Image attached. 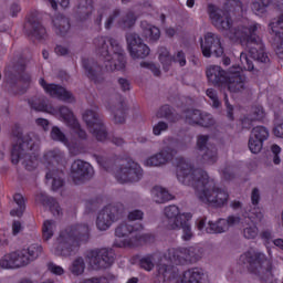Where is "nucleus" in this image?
I'll return each mask as SVG.
<instances>
[{
    "mask_svg": "<svg viewBox=\"0 0 283 283\" xmlns=\"http://www.w3.org/2000/svg\"><path fill=\"white\" fill-rule=\"evenodd\" d=\"M200 114L198 109H186L181 116L188 125H199Z\"/></svg>",
    "mask_w": 283,
    "mask_h": 283,
    "instance_id": "obj_38",
    "label": "nucleus"
},
{
    "mask_svg": "<svg viewBox=\"0 0 283 283\" xmlns=\"http://www.w3.org/2000/svg\"><path fill=\"white\" fill-rule=\"evenodd\" d=\"M266 113H264V108L262 106H255L252 108L251 114L242 119L243 127H251V123H255L258 120H264Z\"/></svg>",
    "mask_w": 283,
    "mask_h": 283,
    "instance_id": "obj_29",
    "label": "nucleus"
},
{
    "mask_svg": "<svg viewBox=\"0 0 283 283\" xmlns=\"http://www.w3.org/2000/svg\"><path fill=\"white\" fill-rule=\"evenodd\" d=\"M40 85L50 96L54 98H61V101H67L69 103L74 102V96L70 91L65 90L63 86L56 84H48L44 78H40Z\"/></svg>",
    "mask_w": 283,
    "mask_h": 283,
    "instance_id": "obj_18",
    "label": "nucleus"
},
{
    "mask_svg": "<svg viewBox=\"0 0 283 283\" xmlns=\"http://www.w3.org/2000/svg\"><path fill=\"white\" fill-rule=\"evenodd\" d=\"M177 180L187 187H193L196 197L203 205L211 207H224L229 202V191L221 188L209 172L202 169H193L191 164L180 159L177 164Z\"/></svg>",
    "mask_w": 283,
    "mask_h": 283,
    "instance_id": "obj_2",
    "label": "nucleus"
},
{
    "mask_svg": "<svg viewBox=\"0 0 283 283\" xmlns=\"http://www.w3.org/2000/svg\"><path fill=\"white\" fill-rule=\"evenodd\" d=\"M151 196L155 202L158 205H163V202H169L171 200V193L169 191L160 186H155L151 189Z\"/></svg>",
    "mask_w": 283,
    "mask_h": 283,
    "instance_id": "obj_32",
    "label": "nucleus"
},
{
    "mask_svg": "<svg viewBox=\"0 0 283 283\" xmlns=\"http://www.w3.org/2000/svg\"><path fill=\"white\" fill-rule=\"evenodd\" d=\"M207 96L212 101V106L220 107V99L218 98V92L213 88H208L206 91Z\"/></svg>",
    "mask_w": 283,
    "mask_h": 283,
    "instance_id": "obj_62",
    "label": "nucleus"
},
{
    "mask_svg": "<svg viewBox=\"0 0 283 283\" xmlns=\"http://www.w3.org/2000/svg\"><path fill=\"white\" fill-rule=\"evenodd\" d=\"M83 67L88 78H92L95 83L101 81V76H103V67H101L97 62H94L93 60H84Z\"/></svg>",
    "mask_w": 283,
    "mask_h": 283,
    "instance_id": "obj_25",
    "label": "nucleus"
},
{
    "mask_svg": "<svg viewBox=\"0 0 283 283\" xmlns=\"http://www.w3.org/2000/svg\"><path fill=\"white\" fill-rule=\"evenodd\" d=\"M53 32L57 34V36H66L70 33L72 24L70 23V19L61 13L55 14L52 18Z\"/></svg>",
    "mask_w": 283,
    "mask_h": 283,
    "instance_id": "obj_20",
    "label": "nucleus"
},
{
    "mask_svg": "<svg viewBox=\"0 0 283 283\" xmlns=\"http://www.w3.org/2000/svg\"><path fill=\"white\" fill-rule=\"evenodd\" d=\"M226 231H229L227 219H219L216 223L210 221L206 228V233H226Z\"/></svg>",
    "mask_w": 283,
    "mask_h": 283,
    "instance_id": "obj_34",
    "label": "nucleus"
},
{
    "mask_svg": "<svg viewBox=\"0 0 283 283\" xmlns=\"http://www.w3.org/2000/svg\"><path fill=\"white\" fill-rule=\"evenodd\" d=\"M44 158L49 163H63V160H65V153L61 151V149L59 148H55L53 150H49L44 155Z\"/></svg>",
    "mask_w": 283,
    "mask_h": 283,
    "instance_id": "obj_41",
    "label": "nucleus"
},
{
    "mask_svg": "<svg viewBox=\"0 0 283 283\" xmlns=\"http://www.w3.org/2000/svg\"><path fill=\"white\" fill-rule=\"evenodd\" d=\"M243 235L248 240H254V238H258V227L255 224L245 227L243 229Z\"/></svg>",
    "mask_w": 283,
    "mask_h": 283,
    "instance_id": "obj_59",
    "label": "nucleus"
},
{
    "mask_svg": "<svg viewBox=\"0 0 283 283\" xmlns=\"http://www.w3.org/2000/svg\"><path fill=\"white\" fill-rule=\"evenodd\" d=\"M63 176L64 174L62 172V170H59V169H53L46 172V179L53 180L52 181L53 189H61V187H63Z\"/></svg>",
    "mask_w": 283,
    "mask_h": 283,
    "instance_id": "obj_35",
    "label": "nucleus"
},
{
    "mask_svg": "<svg viewBox=\"0 0 283 283\" xmlns=\"http://www.w3.org/2000/svg\"><path fill=\"white\" fill-rule=\"evenodd\" d=\"M160 258H163L160 253L145 255L139 261L140 268L144 269V271H154V266H156V264L158 265Z\"/></svg>",
    "mask_w": 283,
    "mask_h": 283,
    "instance_id": "obj_31",
    "label": "nucleus"
},
{
    "mask_svg": "<svg viewBox=\"0 0 283 283\" xmlns=\"http://www.w3.org/2000/svg\"><path fill=\"white\" fill-rule=\"evenodd\" d=\"M94 12V0H85L80 4V14L91 17Z\"/></svg>",
    "mask_w": 283,
    "mask_h": 283,
    "instance_id": "obj_52",
    "label": "nucleus"
},
{
    "mask_svg": "<svg viewBox=\"0 0 283 283\" xmlns=\"http://www.w3.org/2000/svg\"><path fill=\"white\" fill-rule=\"evenodd\" d=\"M224 85L230 94H244V92L249 90L247 76L240 72L231 71V74L227 77Z\"/></svg>",
    "mask_w": 283,
    "mask_h": 283,
    "instance_id": "obj_15",
    "label": "nucleus"
},
{
    "mask_svg": "<svg viewBox=\"0 0 283 283\" xmlns=\"http://www.w3.org/2000/svg\"><path fill=\"white\" fill-rule=\"evenodd\" d=\"M272 1L273 0H252V11L258 15L264 14V12H266V8L271 6Z\"/></svg>",
    "mask_w": 283,
    "mask_h": 283,
    "instance_id": "obj_42",
    "label": "nucleus"
},
{
    "mask_svg": "<svg viewBox=\"0 0 283 283\" xmlns=\"http://www.w3.org/2000/svg\"><path fill=\"white\" fill-rule=\"evenodd\" d=\"M0 269L10 271L12 269H17L15 264H14V255L13 252L4 254L1 259H0Z\"/></svg>",
    "mask_w": 283,
    "mask_h": 283,
    "instance_id": "obj_47",
    "label": "nucleus"
},
{
    "mask_svg": "<svg viewBox=\"0 0 283 283\" xmlns=\"http://www.w3.org/2000/svg\"><path fill=\"white\" fill-rule=\"evenodd\" d=\"M36 144L30 134L22 135L11 150L12 165H19L22 160L28 171H34L39 167V155L34 153Z\"/></svg>",
    "mask_w": 283,
    "mask_h": 283,
    "instance_id": "obj_6",
    "label": "nucleus"
},
{
    "mask_svg": "<svg viewBox=\"0 0 283 283\" xmlns=\"http://www.w3.org/2000/svg\"><path fill=\"white\" fill-rule=\"evenodd\" d=\"M94 176V168L90 163L81 159L75 160L71 166V178L75 185H81Z\"/></svg>",
    "mask_w": 283,
    "mask_h": 283,
    "instance_id": "obj_13",
    "label": "nucleus"
},
{
    "mask_svg": "<svg viewBox=\"0 0 283 283\" xmlns=\"http://www.w3.org/2000/svg\"><path fill=\"white\" fill-rule=\"evenodd\" d=\"M125 211L123 203L109 205L102 209L96 219L98 231H107L114 222H116Z\"/></svg>",
    "mask_w": 283,
    "mask_h": 283,
    "instance_id": "obj_10",
    "label": "nucleus"
},
{
    "mask_svg": "<svg viewBox=\"0 0 283 283\" xmlns=\"http://www.w3.org/2000/svg\"><path fill=\"white\" fill-rule=\"evenodd\" d=\"M171 114H174L171 106L164 105L157 111L156 116L158 118H167L168 120H171Z\"/></svg>",
    "mask_w": 283,
    "mask_h": 283,
    "instance_id": "obj_58",
    "label": "nucleus"
},
{
    "mask_svg": "<svg viewBox=\"0 0 283 283\" xmlns=\"http://www.w3.org/2000/svg\"><path fill=\"white\" fill-rule=\"evenodd\" d=\"M48 269L53 275H63L65 273V270L61 265H56L52 262L48 263Z\"/></svg>",
    "mask_w": 283,
    "mask_h": 283,
    "instance_id": "obj_64",
    "label": "nucleus"
},
{
    "mask_svg": "<svg viewBox=\"0 0 283 283\" xmlns=\"http://www.w3.org/2000/svg\"><path fill=\"white\" fill-rule=\"evenodd\" d=\"M94 45L97 54L103 59L107 72H124L127 67V59L118 40L98 36L94 40Z\"/></svg>",
    "mask_w": 283,
    "mask_h": 283,
    "instance_id": "obj_4",
    "label": "nucleus"
},
{
    "mask_svg": "<svg viewBox=\"0 0 283 283\" xmlns=\"http://www.w3.org/2000/svg\"><path fill=\"white\" fill-rule=\"evenodd\" d=\"M59 114L61 118H63L64 123H66V125L69 126L76 125V117H74V113H72L70 108L62 106L59 109Z\"/></svg>",
    "mask_w": 283,
    "mask_h": 283,
    "instance_id": "obj_44",
    "label": "nucleus"
},
{
    "mask_svg": "<svg viewBox=\"0 0 283 283\" xmlns=\"http://www.w3.org/2000/svg\"><path fill=\"white\" fill-rule=\"evenodd\" d=\"M115 178L122 185L127 182H138L143 178V168L132 159L122 160L115 169Z\"/></svg>",
    "mask_w": 283,
    "mask_h": 283,
    "instance_id": "obj_8",
    "label": "nucleus"
},
{
    "mask_svg": "<svg viewBox=\"0 0 283 283\" xmlns=\"http://www.w3.org/2000/svg\"><path fill=\"white\" fill-rule=\"evenodd\" d=\"M25 29L28 30L29 34L33 36V39H38L41 41V39H45V27L41 24V21L36 19L35 17H30L27 24Z\"/></svg>",
    "mask_w": 283,
    "mask_h": 283,
    "instance_id": "obj_21",
    "label": "nucleus"
},
{
    "mask_svg": "<svg viewBox=\"0 0 283 283\" xmlns=\"http://www.w3.org/2000/svg\"><path fill=\"white\" fill-rule=\"evenodd\" d=\"M180 229L182 231L181 239L185 242H189L193 238V230L191 229V224L187 221H181Z\"/></svg>",
    "mask_w": 283,
    "mask_h": 283,
    "instance_id": "obj_51",
    "label": "nucleus"
},
{
    "mask_svg": "<svg viewBox=\"0 0 283 283\" xmlns=\"http://www.w3.org/2000/svg\"><path fill=\"white\" fill-rule=\"evenodd\" d=\"M199 165H216L218 163V147L210 145L206 150L198 153Z\"/></svg>",
    "mask_w": 283,
    "mask_h": 283,
    "instance_id": "obj_23",
    "label": "nucleus"
},
{
    "mask_svg": "<svg viewBox=\"0 0 283 283\" xmlns=\"http://www.w3.org/2000/svg\"><path fill=\"white\" fill-rule=\"evenodd\" d=\"M226 10L228 12H242V2L240 0H228L226 2Z\"/></svg>",
    "mask_w": 283,
    "mask_h": 283,
    "instance_id": "obj_54",
    "label": "nucleus"
},
{
    "mask_svg": "<svg viewBox=\"0 0 283 283\" xmlns=\"http://www.w3.org/2000/svg\"><path fill=\"white\" fill-rule=\"evenodd\" d=\"M103 17H107L104 23L106 30H112L114 24L122 30H129L136 25V13L134 11H127L123 14L120 8L112 9L107 4H102L97 9L96 25H102Z\"/></svg>",
    "mask_w": 283,
    "mask_h": 283,
    "instance_id": "obj_5",
    "label": "nucleus"
},
{
    "mask_svg": "<svg viewBox=\"0 0 283 283\" xmlns=\"http://www.w3.org/2000/svg\"><path fill=\"white\" fill-rule=\"evenodd\" d=\"M13 262L15 264V269H21V266H28V264H30V259L22 250L19 252H13Z\"/></svg>",
    "mask_w": 283,
    "mask_h": 283,
    "instance_id": "obj_45",
    "label": "nucleus"
},
{
    "mask_svg": "<svg viewBox=\"0 0 283 283\" xmlns=\"http://www.w3.org/2000/svg\"><path fill=\"white\" fill-rule=\"evenodd\" d=\"M264 140H269V128L255 126L252 128L248 142V147L252 154H260L264 147Z\"/></svg>",
    "mask_w": 283,
    "mask_h": 283,
    "instance_id": "obj_14",
    "label": "nucleus"
},
{
    "mask_svg": "<svg viewBox=\"0 0 283 283\" xmlns=\"http://www.w3.org/2000/svg\"><path fill=\"white\" fill-rule=\"evenodd\" d=\"M240 62H241L242 70H247L248 72H253L254 70L253 62L249 59V55H247V53L240 54Z\"/></svg>",
    "mask_w": 283,
    "mask_h": 283,
    "instance_id": "obj_56",
    "label": "nucleus"
},
{
    "mask_svg": "<svg viewBox=\"0 0 283 283\" xmlns=\"http://www.w3.org/2000/svg\"><path fill=\"white\" fill-rule=\"evenodd\" d=\"M29 105L32 109H35V112H45L46 114H57L56 108L52 107V104L45 101L31 98L29 99Z\"/></svg>",
    "mask_w": 283,
    "mask_h": 283,
    "instance_id": "obj_30",
    "label": "nucleus"
},
{
    "mask_svg": "<svg viewBox=\"0 0 283 283\" xmlns=\"http://www.w3.org/2000/svg\"><path fill=\"white\" fill-rule=\"evenodd\" d=\"M85 259L91 269L101 271L102 269H109L114 264V252L105 248L88 250Z\"/></svg>",
    "mask_w": 283,
    "mask_h": 283,
    "instance_id": "obj_9",
    "label": "nucleus"
},
{
    "mask_svg": "<svg viewBox=\"0 0 283 283\" xmlns=\"http://www.w3.org/2000/svg\"><path fill=\"white\" fill-rule=\"evenodd\" d=\"M150 50L147 44H142L139 48L134 49L129 52L132 59H147V55L149 54Z\"/></svg>",
    "mask_w": 283,
    "mask_h": 283,
    "instance_id": "obj_49",
    "label": "nucleus"
},
{
    "mask_svg": "<svg viewBox=\"0 0 283 283\" xmlns=\"http://www.w3.org/2000/svg\"><path fill=\"white\" fill-rule=\"evenodd\" d=\"M216 123V120H213V116H211V114L208 113H200V117H199V125L201 127H211V125H213Z\"/></svg>",
    "mask_w": 283,
    "mask_h": 283,
    "instance_id": "obj_55",
    "label": "nucleus"
},
{
    "mask_svg": "<svg viewBox=\"0 0 283 283\" xmlns=\"http://www.w3.org/2000/svg\"><path fill=\"white\" fill-rule=\"evenodd\" d=\"M82 118L93 138L99 143H105L109 138L107 127L103 123V116L96 109H86L82 114Z\"/></svg>",
    "mask_w": 283,
    "mask_h": 283,
    "instance_id": "obj_7",
    "label": "nucleus"
},
{
    "mask_svg": "<svg viewBox=\"0 0 283 283\" xmlns=\"http://www.w3.org/2000/svg\"><path fill=\"white\" fill-rule=\"evenodd\" d=\"M172 61L175 63H178L180 65V67H185V65H187V56L185 55L184 51H178L174 55Z\"/></svg>",
    "mask_w": 283,
    "mask_h": 283,
    "instance_id": "obj_63",
    "label": "nucleus"
},
{
    "mask_svg": "<svg viewBox=\"0 0 283 283\" xmlns=\"http://www.w3.org/2000/svg\"><path fill=\"white\" fill-rule=\"evenodd\" d=\"M165 260L170 264H187V262H198L200 255L198 250L193 247L190 248H169L165 254Z\"/></svg>",
    "mask_w": 283,
    "mask_h": 283,
    "instance_id": "obj_11",
    "label": "nucleus"
},
{
    "mask_svg": "<svg viewBox=\"0 0 283 283\" xmlns=\"http://www.w3.org/2000/svg\"><path fill=\"white\" fill-rule=\"evenodd\" d=\"M164 213L166 216L165 227L168 231L180 230V224H182L184 214L180 213V209L177 206H168L165 208Z\"/></svg>",
    "mask_w": 283,
    "mask_h": 283,
    "instance_id": "obj_17",
    "label": "nucleus"
},
{
    "mask_svg": "<svg viewBox=\"0 0 283 283\" xmlns=\"http://www.w3.org/2000/svg\"><path fill=\"white\" fill-rule=\"evenodd\" d=\"M56 231V223L53 220H46L42 227L43 240H51Z\"/></svg>",
    "mask_w": 283,
    "mask_h": 283,
    "instance_id": "obj_43",
    "label": "nucleus"
},
{
    "mask_svg": "<svg viewBox=\"0 0 283 283\" xmlns=\"http://www.w3.org/2000/svg\"><path fill=\"white\" fill-rule=\"evenodd\" d=\"M157 155L161 159L163 165H167V163L174 160V156H176V150L169 146H166L159 153H157Z\"/></svg>",
    "mask_w": 283,
    "mask_h": 283,
    "instance_id": "obj_46",
    "label": "nucleus"
},
{
    "mask_svg": "<svg viewBox=\"0 0 283 283\" xmlns=\"http://www.w3.org/2000/svg\"><path fill=\"white\" fill-rule=\"evenodd\" d=\"M171 262H168L165 260V256L161 255L159 262L157 263V273L159 277H163V280H167L169 275H171V266L169 265Z\"/></svg>",
    "mask_w": 283,
    "mask_h": 283,
    "instance_id": "obj_36",
    "label": "nucleus"
},
{
    "mask_svg": "<svg viewBox=\"0 0 283 283\" xmlns=\"http://www.w3.org/2000/svg\"><path fill=\"white\" fill-rule=\"evenodd\" d=\"M248 218L253 222V224H256V222H262V220H264V213H262L260 208H253L249 212Z\"/></svg>",
    "mask_w": 283,
    "mask_h": 283,
    "instance_id": "obj_53",
    "label": "nucleus"
},
{
    "mask_svg": "<svg viewBox=\"0 0 283 283\" xmlns=\"http://www.w3.org/2000/svg\"><path fill=\"white\" fill-rule=\"evenodd\" d=\"M159 61L166 72L169 70V67H171V63H174V57L171 56L167 48L159 49Z\"/></svg>",
    "mask_w": 283,
    "mask_h": 283,
    "instance_id": "obj_40",
    "label": "nucleus"
},
{
    "mask_svg": "<svg viewBox=\"0 0 283 283\" xmlns=\"http://www.w3.org/2000/svg\"><path fill=\"white\" fill-rule=\"evenodd\" d=\"M208 14L214 28H217V30H230L228 33L229 39H231V41H239L243 48H247L250 56H252L254 61L269 63V55L264 52L262 38L255 34L258 30H262L260 23L243 20L231 29V17L229 12L213 4L208 6Z\"/></svg>",
    "mask_w": 283,
    "mask_h": 283,
    "instance_id": "obj_1",
    "label": "nucleus"
},
{
    "mask_svg": "<svg viewBox=\"0 0 283 283\" xmlns=\"http://www.w3.org/2000/svg\"><path fill=\"white\" fill-rule=\"evenodd\" d=\"M207 143H209V136L208 135H199L197 137V149L198 151H205L207 149Z\"/></svg>",
    "mask_w": 283,
    "mask_h": 283,
    "instance_id": "obj_61",
    "label": "nucleus"
},
{
    "mask_svg": "<svg viewBox=\"0 0 283 283\" xmlns=\"http://www.w3.org/2000/svg\"><path fill=\"white\" fill-rule=\"evenodd\" d=\"M206 76L209 83L212 85H217L218 87H222L227 83V71L218 65H210L206 70Z\"/></svg>",
    "mask_w": 283,
    "mask_h": 283,
    "instance_id": "obj_19",
    "label": "nucleus"
},
{
    "mask_svg": "<svg viewBox=\"0 0 283 283\" xmlns=\"http://www.w3.org/2000/svg\"><path fill=\"white\" fill-rule=\"evenodd\" d=\"M51 138L52 140H56L57 143H63V145H69L67 137L65 133L61 130L57 126L52 127L51 129Z\"/></svg>",
    "mask_w": 283,
    "mask_h": 283,
    "instance_id": "obj_50",
    "label": "nucleus"
},
{
    "mask_svg": "<svg viewBox=\"0 0 283 283\" xmlns=\"http://www.w3.org/2000/svg\"><path fill=\"white\" fill-rule=\"evenodd\" d=\"M169 129V124L167 122H158L153 127V134L154 136H160L163 132H167Z\"/></svg>",
    "mask_w": 283,
    "mask_h": 283,
    "instance_id": "obj_60",
    "label": "nucleus"
},
{
    "mask_svg": "<svg viewBox=\"0 0 283 283\" xmlns=\"http://www.w3.org/2000/svg\"><path fill=\"white\" fill-rule=\"evenodd\" d=\"M239 262L240 264H248L252 271H258V269H262L263 264L271 262V258L260 251H248L240 255Z\"/></svg>",
    "mask_w": 283,
    "mask_h": 283,
    "instance_id": "obj_16",
    "label": "nucleus"
},
{
    "mask_svg": "<svg viewBox=\"0 0 283 283\" xmlns=\"http://www.w3.org/2000/svg\"><path fill=\"white\" fill-rule=\"evenodd\" d=\"M140 229H143V226H135L132 221L122 222L116 227L115 235L117 238H129V235H136V232L140 231Z\"/></svg>",
    "mask_w": 283,
    "mask_h": 283,
    "instance_id": "obj_26",
    "label": "nucleus"
},
{
    "mask_svg": "<svg viewBox=\"0 0 283 283\" xmlns=\"http://www.w3.org/2000/svg\"><path fill=\"white\" fill-rule=\"evenodd\" d=\"M140 28L147 41H150L154 43L155 41H158V39H160V29H158L156 25L150 24L147 21H142Z\"/></svg>",
    "mask_w": 283,
    "mask_h": 283,
    "instance_id": "obj_27",
    "label": "nucleus"
},
{
    "mask_svg": "<svg viewBox=\"0 0 283 283\" xmlns=\"http://www.w3.org/2000/svg\"><path fill=\"white\" fill-rule=\"evenodd\" d=\"M144 165L146 167H161V165H165L163 164V160L160 159L158 153L148 157L145 161H144Z\"/></svg>",
    "mask_w": 283,
    "mask_h": 283,
    "instance_id": "obj_57",
    "label": "nucleus"
},
{
    "mask_svg": "<svg viewBox=\"0 0 283 283\" xmlns=\"http://www.w3.org/2000/svg\"><path fill=\"white\" fill-rule=\"evenodd\" d=\"M87 240H90V224L77 223L60 232L52 251L54 255L70 258L76 253L81 242H87Z\"/></svg>",
    "mask_w": 283,
    "mask_h": 283,
    "instance_id": "obj_3",
    "label": "nucleus"
},
{
    "mask_svg": "<svg viewBox=\"0 0 283 283\" xmlns=\"http://www.w3.org/2000/svg\"><path fill=\"white\" fill-rule=\"evenodd\" d=\"M85 269L86 264L85 259H83V256L75 258L69 266V271L72 275H74V277L83 275V273H85Z\"/></svg>",
    "mask_w": 283,
    "mask_h": 283,
    "instance_id": "obj_33",
    "label": "nucleus"
},
{
    "mask_svg": "<svg viewBox=\"0 0 283 283\" xmlns=\"http://www.w3.org/2000/svg\"><path fill=\"white\" fill-rule=\"evenodd\" d=\"M270 34L273 39H282L283 36V13L274 22L270 23Z\"/></svg>",
    "mask_w": 283,
    "mask_h": 283,
    "instance_id": "obj_37",
    "label": "nucleus"
},
{
    "mask_svg": "<svg viewBox=\"0 0 283 283\" xmlns=\"http://www.w3.org/2000/svg\"><path fill=\"white\" fill-rule=\"evenodd\" d=\"M36 201L42 202L44 206L49 207L53 216H61V206H59V202H56L54 198L48 197V195L41 192L36 196Z\"/></svg>",
    "mask_w": 283,
    "mask_h": 283,
    "instance_id": "obj_28",
    "label": "nucleus"
},
{
    "mask_svg": "<svg viewBox=\"0 0 283 283\" xmlns=\"http://www.w3.org/2000/svg\"><path fill=\"white\" fill-rule=\"evenodd\" d=\"M125 102L122 97H118L116 101L112 99L109 103V109L113 114L114 123L117 125H123V123H125Z\"/></svg>",
    "mask_w": 283,
    "mask_h": 283,
    "instance_id": "obj_22",
    "label": "nucleus"
},
{
    "mask_svg": "<svg viewBox=\"0 0 283 283\" xmlns=\"http://www.w3.org/2000/svg\"><path fill=\"white\" fill-rule=\"evenodd\" d=\"M200 48L206 59H211V54H214V56H222V54H224L222 38L216 33H206L203 39H200Z\"/></svg>",
    "mask_w": 283,
    "mask_h": 283,
    "instance_id": "obj_12",
    "label": "nucleus"
},
{
    "mask_svg": "<svg viewBox=\"0 0 283 283\" xmlns=\"http://www.w3.org/2000/svg\"><path fill=\"white\" fill-rule=\"evenodd\" d=\"M126 42L128 52H132L133 50H136V48H139L140 45H144L143 39L138 33L129 32L126 34Z\"/></svg>",
    "mask_w": 283,
    "mask_h": 283,
    "instance_id": "obj_39",
    "label": "nucleus"
},
{
    "mask_svg": "<svg viewBox=\"0 0 283 283\" xmlns=\"http://www.w3.org/2000/svg\"><path fill=\"white\" fill-rule=\"evenodd\" d=\"M205 271L200 268H195L184 272L180 281L177 283H205Z\"/></svg>",
    "mask_w": 283,
    "mask_h": 283,
    "instance_id": "obj_24",
    "label": "nucleus"
},
{
    "mask_svg": "<svg viewBox=\"0 0 283 283\" xmlns=\"http://www.w3.org/2000/svg\"><path fill=\"white\" fill-rule=\"evenodd\" d=\"M25 252L27 258L30 262H34L39 255H41V252L43 251V248L39 244H32L27 250H23Z\"/></svg>",
    "mask_w": 283,
    "mask_h": 283,
    "instance_id": "obj_48",
    "label": "nucleus"
}]
</instances>
